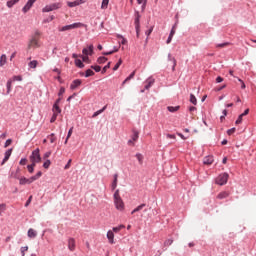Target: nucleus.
I'll list each match as a JSON object with an SVG mask.
<instances>
[{"instance_id":"nucleus-1","label":"nucleus","mask_w":256,"mask_h":256,"mask_svg":"<svg viewBox=\"0 0 256 256\" xmlns=\"http://www.w3.org/2000/svg\"><path fill=\"white\" fill-rule=\"evenodd\" d=\"M61 7H63L61 2L52 3V4H49V5H46L42 9V13H51V11H57V9H61Z\"/></svg>"},{"instance_id":"nucleus-2","label":"nucleus","mask_w":256,"mask_h":256,"mask_svg":"<svg viewBox=\"0 0 256 256\" xmlns=\"http://www.w3.org/2000/svg\"><path fill=\"white\" fill-rule=\"evenodd\" d=\"M134 25L136 30V36L139 39V33L141 31V14L139 13V11L135 12Z\"/></svg>"},{"instance_id":"nucleus-3","label":"nucleus","mask_w":256,"mask_h":256,"mask_svg":"<svg viewBox=\"0 0 256 256\" xmlns=\"http://www.w3.org/2000/svg\"><path fill=\"white\" fill-rule=\"evenodd\" d=\"M227 181H229V174L228 173H223L220 174L217 178H216V185H227Z\"/></svg>"},{"instance_id":"nucleus-4","label":"nucleus","mask_w":256,"mask_h":256,"mask_svg":"<svg viewBox=\"0 0 256 256\" xmlns=\"http://www.w3.org/2000/svg\"><path fill=\"white\" fill-rule=\"evenodd\" d=\"M30 161H34V163H41V154L39 148L32 151Z\"/></svg>"},{"instance_id":"nucleus-5","label":"nucleus","mask_w":256,"mask_h":256,"mask_svg":"<svg viewBox=\"0 0 256 256\" xmlns=\"http://www.w3.org/2000/svg\"><path fill=\"white\" fill-rule=\"evenodd\" d=\"M36 1L37 0H28L27 3L22 8V12L28 13L29 11H31V7H33V5L35 4Z\"/></svg>"},{"instance_id":"nucleus-6","label":"nucleus","mask_w":256,"mask_h":256,"mask_svg":"<svg viewBox=\"0 0 256 256\" xmlns=\"http://www.w3.org/2000/svg\"><path fill=\"white\" fill-rule=\"evenodd\" d=\"M114 205L118 211H123L125 209V203H123V199L114 200Z\"/></svg>"},{"instance_id":"nucleus-7","label":"nucleus","mask_w":256,"mask_h":256,"mask_svg":"<svg viewBox=\"0 0 256 256\" xmlns=\"http://www.w3.org/2000/svg\"><path fill=\"white\" fill-rule=\"evenodd\" d=\"M34 180L32 178V176L30 178H26L25 176L20 177L19 180V185H31V183H33Z\"/></svg>"},{"instance_id":"nucleus-8","label":"nucleus","mask_w":256,"mask_h":256,"mask_svg":"<svg viewBox=\"0 0 256 256\" xmlns=\"http://www.w3.org/2000/svg\"><path fill=\"white\" fill-rule=\"evenodd\" d=\"M82 83L83 81L81 79L73 80L72 83L70 84L71 91H75V89H77V87H80Z\"/></svg>"},{"instance_id":"nucleus-9","label":"nucleus","mask_w":256,"mask_h":256,"mask_svg":"<svg viewBox=\"0 0 256 256\" xmlns=\"http://www.w3.org/2000/svg\"><path fill=\"white\" fill-rule=\"evenodd\" d=\"M153 85H155V80L152 77H149L146 80V85L144 86V89H146V91H149L151 87H153Z\"/></svg>"},{"instance_id":"nucleus-10","label":"nucleus","mask_w":256,"mask_h":256,"mask_svg":"<svg viewBox=\"0 0 256 256\" xmlns=\"http://www.w3.org/2000/svg\"><path fill=\"white\" fill-rule=\"evenodd\" d=\"M107 239L109 241V243H111V245H113V243H115V234L113 233V231L109 230L107 232Z\"/></svg>"},{"instance_id":"nucleus-11","label":"nucleus","mask_w":256,"mask_h":256,"mask_svg":"<svg viewBox=\"0 0 256 256\" xmlns=\"http://www.w3.org/2000/svg\"><path fill=\"white\" fill-rule=\"evenodd\" d=\"M68 249L69 251H75V238L68 239Z\"/></svg>"},{"instance_id":"nucleus-12","label":"nucleus","mask_w":256,"mask_h":256,"mask_svg":"<svg viewBox=\"0 0 256 256\" xmlns=\"http://www.w3.org/2000/svg\"><path fill=\"white\" fill-rule=\"evenodd\" d=\"M81 77H93L95 75V72L92 69H87L85 73L81 72L80 73Z\"/></svg>"},{"instance_id":"nucleus-13","label":"nucleus","mask_w":256,"mask_h":256,"mask_svg":"<svg viewBox=\"0 0 256 256\" xmlns=\"http://www.w3.org/2000/svg\"><path fill=\"white\" fill-rule=\"evenodd\" d=\"M213 161H214L213 156H206L203 159L204 165H213Z\"/></svg>"},{"instance_id":"nucleus-14","label":"nucleus","mask_w":256,"mask_h":256,"mask_svg":"<svg viewBox=\"0 0 256 256\" xmlns=\"http://www.w3.org/2000/svg\"><path fill=\"white\" fill-rule=\"evenodd\" d=\"M174 35H175V29L172 28L171 31H170V33H169V36H168V38H167V40H166V44H167V45H169V44L171 43V41H173Z\"/></svg>"},{"instance_id":"nucleus-15","label":"nucleus","mask_w":256,"mask_h":256,"mask_svg":"<svg viewBox=\"0 0 256 256\" xmlns=\"http://www.w3.org/2000/svg\"><path fill=\"white\" fill-rule=\"evenodd\" d=\"M71 29H81V27H86L85 24L81 22H75L73 24H70Z\"/></svg>"},{"instance_id":"nucleus-16","label":"nucleus","mask_w":256,"mask_h":256,"mask_svg":"<svg viewBox=\"0 0 256 256\" xmlns=\"http://www.w3.org/2000/svg\"><path fill=\"white\" fill-rule=\"evenodd\" d=\"M168 61H172V71H175V67H177V59H175V57H171V53L168 54Z\"/></svg>"},{"instance_id":"nucleus-17","label":"nucleus","mask_w":256,"mask_h":256,"mask_svg":"<svg viewBox=\"0 0 256 256\" xmlns=\"http://www.w3.org/2000/svg\"><path fill=\"white\" fill-rule=\"evenodd\" d=\"M13 85V79H9L6 83V95H9V93H11V87Z\"/></svg>"},{"instance_id":"nucleus-18","label":"nucleus","mask_w":256,"mask_h":256,"mask_svg":"<svg viewBox=\"0 0 256 256\" xmlns=\"http://www.w3.org/2000/svg\"><path fill=\"white\" fill-rule=\"evenodd\" d=\"M227 197H229V192L227 191H223V192H220L218 195H217V199H227Z\"/></svg>"},{"instance_id":"nucleus-19","label":"nucleus","mask_w":256,"mask_h":256,"mask_svg":"<svg viewBox=\"0 0 256 256\" xmlns=\"http://www.w3.org/2000/svg\"><path fill=\"white\" fill-rule=\"evenodd\" d=\"M28 237H30V239H35V237H37V231H35L33 228H30L28 230Z\"/></svg>"},{"instance_id":"nucleus-20","label":"nucleus","mask_w":256,"mask_h":256,"mask_svg":"<svg viewBox=\"0 0 256 256\" xmlns=\"http://www.w3.org/2000/svg\"><path fill=\"white\" fill-rule=\"evenodd\" d=\"M76 67H78V69H83V67H85V64H83V60L81 59H75L74 61Z\"/></svg>"},{"instance_id":"nucleus-21","label":"nucleus","mask_w":256,"mask_h":256,"mask_svg":"<svg viewBox=\"0 0 256 256\" xmlns=\"http://www.w3.org/2000/svg\"><path fill=\"white\" fill-rule=\"evenodd\" d=\"M106 109H107V106H104L102 109L97 110L96 112L93 113L92 118L95 119V117H99V115L105 112Z\"/></svg>"},{"instance_id":"nucleus-22","label":"nucleus","mask_w":256,"mask_h":256,"mask_svg":"<svg viewBox=\"0 0 256 256\" xmlns=\"http://www.w3.org/2000/svg\"><path fill=\"white\" fill-rule=\"evenodd\" d=\"M37 65H39V62L37 60H32L28 63V67L30 69H37Z\"/></svg>"},{"instance_id":"nucleus-23","label":"nucleus","mask_w":256,"mask_h":256,"mask_svg":"<svg viewBox=\"0 0 256 256\" xmlns=\"http://www.w3.org/2000/svg\"><path fill=\"white\" fill-rule=\"evenodd\" d=\"M113 177H114V180L112 182L111 187H112V191H115V189H117V179H118L119 175L118 174H114Z\"/></svg>"},{"instance_id":"nucleus-24","label":"nucleus","mask_w":256,"mask_h":256,"mask_svg":"<svg viewBox=\"0 0 256 256\" xmlns=\"http://www.w3.org/2000/svg\"><path fill=\"white\" fill-rule=\"evenodd\" d=\"M132 136H131V139H132V141H138V139H139V131H137V130H132Z\"/></svg>"},{"instance_id":"nucleus-25","label":"nucleus","mask_w":256,"mask_h":256,"mask_svg":"<svg viewBox=\"0 0 256 256\" xmlns=\"http://www.w3.org/2000/svg\"><path fill=\"white\" fill-rule=\"evenodd\" d=\"M52 111H53V113H57V115H60L61 107H59V105H57V104H53Z\"/></svg>"},{"instance_id":"nucleus-26","label":"nucleus","mask_w":256,"mask_h":256,"mask_svg":"<svg viewBox=\"0 0 256 256\" xmlns=\"http://www.w3.org/2000/svg\"><path fill=\"white\" fill-rule=\"evenodd\" d=\"M19 0H9V1H7V3H6V6L8 7V9H11L14 5H17V2H18Z\"/></svg>"},{"instance_id":"nucleus-27","label":"nucleus","mask_w":256,"mask_h":256,"mask_svg":"<svg viewBox=\"0 0 256 256\" xmlns=\"http://www.w3.org/2000/svg\"><path fill=\"white\" fill-rule=\"evenodd\" d=\"M97 63H98L99 65H103V63H107V57H105V56H100V57H98Z\"/></svg>"},{"instance_id":"nucleus-28","label":"nucleus","mask_w":256,"mask_h":256,"mask_svg":"<svg viewBox=\"0 0 256 256\" xmlns=\"http://www.w3.org/2000/svg\"><path fill=\"white\" fill-rule=\"evenodd\" d=\"M135 157H136V159L138 160L139 165H143V159H144L143 154H141V153H136Z\"/></svg>"},{"instance_id":"nucleus-29","label":"nucleus","mask_w":256,"mask_h":256,"mask_svg":"<svg viewBox=\"0 0 256 256\" xmlns=\"http://www.w3.org/2000/svg\"><path fill=\"white\" fill-rule=\"evenodd\" d=\"M7 63V56L5 54H2L0 57V67H3Z\"/></svg>"},{"instance_id":"nucleus-30","label":"nucleus","mask_w":256,"mask_h":256,"mask_svg":"<svg viewBox=\"0 0 256 256\" xmlns=\"http://www.w3.org/2000/svg\"><path fill=\"white\" fill-rule=\"evenodd\" d=\"M180 109V106H168L167 107V110L170 112V113H176V111Z\"/></svg>"},{"instance_id":"nucleus-31","label":"nucleus","mask_w":256,"mask_h":256,"mask_svg":"<svg viewBox=\"0 0 256 256\" xmlns=\"http://www.w3.org/2000/svg\"><path fill=\"white\" fill-rule=\"evenodd\" d=\"M42 176H43V172L38 171V172L36 173V175L31 176V177H32V180H34V182H35V181H37L38 179H41Z\"/></svg>"},{"instance_id":"nucleus-32","label":"nucleus","mask_w":256,"mask_h":256,"mask_svg":"<svg viewBox=\"0 0 256 256\" xmlns=\"http://www.w3.org/2000/svg\"><path fill=\"white\" fill-rule=\"evenodd\" d=\"M107 69H111V62H108L107 65H105L102 68V70H101L102 75H105L107 73Z\"/></svg>"},{"instance_id":"nucleus-33","label":"nucleus","mask_w":256,"mask_h":256,"mask_svg":"<svg viewBox=\"0 0 256 256\" xmlns=\"http://www.w3.org/2000/svg\"><path fill=\"white\" fill-rule=\"evenodd\" d=\"M121 65H123V60L120 58L118 62L115 64V66L113 67V71H117L119 67H121Z\"/></svg>"},{"instance_id":"nucleus-34","label":"nucleus","mask_w":256,"mask_h":256,"mask_svg":"<svg viewBox=\"0 0 256 256\" xmlns=\"http://www.w3.org/2000/svg\"><path fill=\"white\" fill-rule=\"evenodd\" d=\"M68 7H77L80 5L79 0L73 1V2H67Z\"/></svg>"},{"instance_id":"nucleus-35","label":"nucleus","mask_w":256,"mask_h":256,"mask_svg":"<svg viewBox=\"0 0 256 256\" xmlns=\"http://www.w3.org/2000/svg\"><path fill=\"white\" fill-rule=\"evenodd\" d=\"M90 69H93L96 73H100L101 70V66L99 65H91Z\"/></svg>"},{"instance_id":"nucleus-36","label":"nucleus","mask_w":256,"mask_h":256,"mask_svg":"<svg viewBox=\"0 0 256 256\" xmlns=\"http://www.w3.org/2000/svg\"><path fill=\"white\" fill-rule=\"evenodd\" d=\"M144 207H147V204H145V203L140 204L139 206H137L136 208H134V211H136L137 213H139V211L143 210Z\"/></svg>"},{"instance_id":"nucleus-37","label":"nucleus","mask_w":256,"mask_h":256,"mask_svg":"<svg viewBox=\"0 0 256 256\" xmlns=\"http://www.w3.org/2000/svg\"><path fill=\"white\" fill-rule=\"evenodd\" d=\"M71 24L63 26L62 28L59 29L60 32H65V31H71Z\"/></svg>"},{"instance_id":"nucleus-38","label":"nucleus","mask_w":256,"mask_h":256,"mask_svg":"<svg viewBox=\"0 0 256 256\" xmlns=\"http://www.w3.org/2000/svg\"><path fill=\"white\" fill-rule=\"evenodd\" d=\"M190 103H192V105H197V97L193 94H190Z\"/></svg>"},{"instance_id":"nucleus-39","label":"nucleus","mask_w":256,"mask_h":256,"mask_svg":"<svg viewBox=\"0 0 256 256\" xmlns=\"http://www.w3.org/2000/svg\"><path fill=\"white\" fill-rule=\"evenodd\" d=\"M109 7V0H102L101 9H107Z\"/></svg>"},{"instance_id":"nucleus-40","label":"nucleus","mask_w":256,"mask_h":256,"mask_svg":"<svg viewBox=\"0 0 256 256\" xmlns=\"http://www.w3.org/2000/svg\"><path fill=\"white\" fill-rule=\"evenodd\" d=\"M12 153H13V148H10V149H8V150L4 153V157H7L8 159H10Z\"/></svg>"},{"instance_id":"nucleus-41","label":"nucleus","mask_w":256,"mask_h":256,"mask_svg":"<svg viewBox=\"0 0 256 256\" xmlns=\"http://www.w3.org/2000/svg\"><path fill=\"white\" fill-rule=\"evenodd\" d=\"M243 117L242 114H240L237 118V120L235 121V125H241V123H243Z\"/></svg>"},{"instance_id":"nucleus-42","label":"nucleus","mask_w":256,"mask_h":256,"mask_svg":"<svg viewBox=\"0 0 256 256\" xmlns=\"http://www.w3.org/2000/svg\"><path fill=\"white\" fill-rule=\"evenodd\" d=\"M43 167H44V169H49V167H51V160L47 159V160L43 163Z\"/></svg>"},{"instance_id":"nucleus-43","label":"nucleus","mask_w":256,"mask_h":256,"mask_svg":"<svg viewBox=\"0 0 256 256\" xmlns=\"http://www.w3.org/2000/svg\"><path fill=\"white\" fill-rule=\"evenodd\" d=\"M170 245H173V239L165 240L164 247H169Z\"/></svg>"},{"instance_id":"nucleus-44","label":"nucleus","mask_w":256,"mask_h":256,"mask_svg":"<svg viewBox=\"0 0 256 256\" xmlns=\"http://www.w3.org/2000/svg\"><path fill=\"white\" fill-rule=\"evenodd\" d=\"M151 33H153V27H150V28L145 32V35L147 36L146 42L148 41L149 35H151Z\"/></svg>"},{"instance_id":"nucleus-45","label":"nucleus","mask_w":256,"mask_h":256,"mask_svg":"<svg viewBox=\"0 0 256 256\" xmlns=\"http://www.w3.org/2000/svg\"><path fill=\"white\" fill-rule=\"evenodd\" d=\"M59 116V114L57 113H53L51 119H50V123H55V121H57V117Z\"/></svg>"},{"instance_id":"nucleus-46","label":"nucleus","mask_w":256,"mask_h":256,"mask_svg":"<svg viewBox=\"0 0 256 256\" xmlns=\"http://www.w3.org/2000/svg\"><path fill=\"white\" fill-rule=\"evenodd\" d=\"M12 81H23V76L21 75L13 76Z\"/></svg>"},{"instance_id":"nucleus-47","label":"nucleus","mask_w":256,"mask_h":256,"mask_svg":"<svg viewBox=\"0 0 256 256\" xmlns=\"http://www.w3.org/2000/svg\"><path fill=\"white\" fill-rule=\"evenodd\" d=\"M227 45H229V42L217 44L216 47H218L219 49H223V47H227Z\"/></svg>"},{"instance_id":"nucleus-48","label":"nucleus","mask_w":256,"mask_h":256,"mask_svg":"<svg viewBox=\"0 0 256 256\" xmlns=\"http://www.w3.org/2000/svg\"><path fill=\"white\" fill-rule=\"evenodd\" d=\"M31 201H33V196H29L28 200L24 204V207H29V205H31Z\"/></svg>"},{"instance_id":"nucleus-49","label":"nucleus","mask_w":256,"mask_h":256,"mask_svg":"<svg viewBox=\"0 0 256 256\" xmlns=\"http://www.w3.org/2000/svg\"><path fill=\"white\" fill-rule=\"evenodd\" d=\"M79 57L82 58L83 63H87V61H89V56L80 54Z\"/></svg>"},{"instance_id":"nucleus-50","label":"nucleus","mask_w":256,"mask_h":256,"mask_svg":"<svg viewBox=\"0 0 256 256\" xmlns=\"http://www.w3.org/2000/svg\"><path fill=\"white\" fill-rule=\"evenodd\" d=\"M114 201H117V199H121V196L119 195V190H116L115 192H114Z\"/></svg>"},{"instance_id":"nucleus-51","label":"nucleus","mask_w":256,"mask_h":256,"mask_svg":"<svg viewBox=\"0 0 256 256\" xmlns=\"http://www.w3.org/2000/svg\"><path fill=\"white\" fill-rule=\"evenodd\" d=\"M31 43H32V45H34L35 47H39V42H38L37 38H32V39H31Z\"/></svg>"},{"instance_id":"nucleus-52","label":"nucleus","mask_w":256,"mask_h":256,"mask_svg":"<svg viewBox=\"0 0 256 256\" xmlns=\"http://www.w3.org/2000/svg\"><path fill=\"white\" fill-rule=\"evenodd\" d=\"M95 49V46H93V44H90L88 46V50H89V55H93V50Z\"/></svg>"},{"instance_id":"nucleus-53","label":"nucleus","mask_w":256,"mask_h":256,"mask_svg":"<svg viewBox=\"0 0 256 256\" xmlns=\"http://www.w3.org/2000/svg\"><path fill=\"white\" fill-rule=\"evenodd\" d=\"M72 159H69L67 164L64 166V169L67 170V169H70L71 168V163H72Z\"/></svg>"},{"instance_id":"nucleus-54","label":"nucleus","mask_w":256,"mask_h":256,"mask_svg":"<svg viewBox=\"0 0 256 256\" xmlns=\"http://www.w3.org/2000/svg\"><path fill=\"white\" fill-rule=\"evenodd\" d=\"M64 94H65V87H61L59 92H58V97H61Z\"/></svg>"},{"instance_id":"nucleus-55","label":"nucleus","mask_w":256,"mask_h":256,"mask_svg":"<svg viewBox=\"0 0 256 256\" xmlns=\"http://www.w3.org/2000/svg\"><path fill=\"white\" fill-rule=\"evenodd\" d=\"M11 143H13L12 139H7L6 142L4 143V147L7 148L9 147V145H11Z\"/></svg>"},{"instance_id":"nucleus-56","label":"nucleus","mask_w":256,"mask_h":256,"mask_svg":"<svg viewBox=\"0 0 256 256\" xmlns=\"http://www.w3.org/2000/svg\"><path fill=\"white\" fill-rule=\"evenodd\" d=\"M135 77V71L131 72V74L126 78V81H131Z\"/></svg>"},{"instance_id":"nucleus-57","label":"nucleus","mask_w":256,"mask_h":256,"mask_svg":"<svg viewBox=\"0 0 256 256\" xmlns=\"http://www.w3.org/2000/svg\"><path fill=\"white\" fill-rule=\"evenodd\" d=\"M235 131H236L235 127L231 128V129H228L227 130V135H233V133H235Z\"/></svg>"},{"instance_id":"nucleus-58","label":"nucleus","mask_w":256,"mask_h":256,"mask_svg":"<svg viewBox=\"0 0 256 256\" xmlns=\"http://www.w3.org/2000/svg\"><path fill=\"white\" fill-rule=\"evenodd\" d=\"M19 165H27V158H21Z\"/></svg>"},{"instance_id":"nucleus-59","label":"nucleus","mask_w":256,"mask_h":256,"mask_svg":"<svg viewBox=\"0 0 256 256\" xmlns=\"http://www.w3.org/2000/svg\"><path fill=\"white\" fill-rule=\"evenodd\" d=\"M72 135H73V127H71V128L68 130L67 139H70Z\"/></svg>"},{"instance_id":"nucleus-60","label":"nucleus","mask_w":256,"mask_h":256,"mask_svg":"<svg viewBox=\"0 0 256 256\" xmlns=\"http://www.w3.org/2000/svg\"><path fill=\"white\" fill-rule=\"evenodd\" d=\"M6 207H7V205H5L3 203L0 204V215H1V213H3V211H5Z\"/></svg>"},{"instance_id":"nucleus-61","label":"nucleus","mask_w":256,"mask_h":256,"mask_svg":"<svg viewBox=\"0 0 256 256\" xmlns=\"http://www.w3.org/2000/svg\"><path fill=\"white\" fill-rule=\"evenodd\" d=\"M49 157H51V151H48L43 155V159H49Z\"/></svg>"},{"instance_id":"nucleus-62","label":"nucleus","mask_w":256,"mask_h":256,"mask_svg":"<svg viewBox=\"0 0 256 256\" xmlns=\"http://www.w3.org/2000/svg\"><path fill=\"white\" fill-rule=\"evenodd\" d=\"M114 51L110 50L107 52H102V55H104V57H106L107 55H113Z\"/></svg>"},{"instance_id":"nucleus-63","label":"nucleus","mask_w":256,"mask_h":256,"mask_svg":"<svg viewBox=\"0 0 256 256\" xmlns=\"http://www.w3.org/2000/svg\"><path fill=\"white\" fill-rule=\"evenodd\" d=\"M82 53H83V55H86V56L89 57V50H88V48H83Z\"/></svg>"},{"instance_id":"nucleus-64","label":"nucleus","mask_w":256,"mask_h":256,"mask_svg":"<svg viewBox=\"0 0 256 256\" xmlns=\"http://www.w3.org/2000/svg\"><path fill=\"white\" fill-rule=\"evenodd\" d=\"M27 170L29 173H34L35 172V168H32V166L27 165Z\"/></svg>"}]
</instances>
